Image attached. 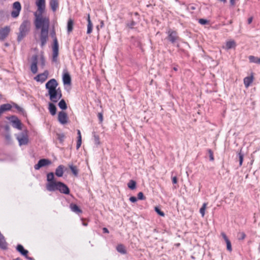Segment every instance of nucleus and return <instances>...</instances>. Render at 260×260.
I'll return each instance as SVG.
<instances>
[{"mask_svg":"<svg viewBox=\"0 0 260 260\" xmlns=\"http://www.w3.org/2000/svg\"><path fill=\"white\" fill-rule=\"evenodd\" d=\"M64 168L65 167L63 165H60L58 166L55 170V174L56 176L58 177H62L63 175Z\"/></svg>","mask_w":260,"mask_h":260,"instance_id":"nucleus-15","label":"nucleus"},{"mask_svg":"<svg viewBox=\"0 0 260 260\" xmlns=\"http://www.w3.org/2000/svg\"><path fill=\"white\" fill-rule=\"evenodd\" d=\"M58 120L61 124H66L68 123L69 118L66 112L61 111L58 112Z\"/></svg>","mask_w":260,"mask_h":260,"instance_id":"nucleus-8","label":"nucleus"},{"mask_svg":"<svg viewBox=\"0 0 260 260\" xmlns=\"http://www.w3.org/2000/svg\"><path fill=\"white\" fill-rule=\"evenodd\" d=\"M87 34H90L92 31V23L91 22V21L90 20V15L88 14L87 16Z\"/></svg>","mask_w":260,"mask_h":260,"instance_id":"nucleus-24","label":"nucleus"},{"mask_svg":"<svg viewBox=\"0 0 260 260\" xmlns=\"http://www.w3.org/2000/svg\"><path fill=\"white\" fill-rule=\"evenodd\" d=\"M70 208L73 212L77 214H79L82 213V210L76 204L71 203L70 205Z\"/></svg>","mask_w":260,"mask_h":260,"instance_id":"nucleus-20","label":"nucleus"},{"mask_svg":"<svg viewBox=\"0 0 260 260\" xmlns=\"http://www.w3.org/2000/svg\"><path fill=\"white\" fill-rule=\"evenodd\" d=\"M249 59L250 62L260 64V58L250 55L249 56Z\"/></svg>","mask_w":260,"mask_h":260,"instance_id":"nucleus-29","label":"nucleus"},{"mask_svg":"<svg viewBox=\"0 0 260 260\" xmlns=\"http://www.w3.org/2000/svg\"><path fill=\"white\" fill-rule=\"evenodd\" d=\"M221 235L225 242L227 241V240H229V239H228V238L227 237V236H226L225 233H222Z\"/></svg>","mask_w":260,"mask_h":260,"instance_id":"nucleus-48","label":"nucleus"},{"mask_svg":"<svg viewBox=\"0 0 260 260\" xmlns=\"http://www.w3.org/2000/svg\"><path fill=\"white\" fill-rule=\"evenodd\" d=\"M5 128H6V130H8V129H9V127L8 125L6 126Z\"/></svg>","mask_w":260,"mask_h":260,"instance_id":"nucleus-62","label":"nucleus"},{"mask_svg":"<svg viewBox=\"0 0 260 260\" xmlns=\"http://www.w3.org/2000/svg\"><path fill=\"white\" fill-rule=\"evenodd\" d=\"M10 30V27L7 26L1 28L0 29V40H4L8 37Z\"/></svg>","mask_w":260,"mask_h":260,"instance_id":"nucleus-11","label":"nucleus"},{"mask_svg":"<svg viewBox=\"0 0 260 260\" xmlns=\"http://www.w3.org/2000/svg\"><path fill=\"white\" fill-rule=\"evenodd\" d=\"M155 211L157 212V213L158 215H160L161 216H165V213H164V212L161 211L158 207H155Z\"/></svg>","mask_w":260,"mask_h":260,"instance_id":"nucleus-37","label":"nucleus"},{"mask_svg":"<svg viewBox=\"0 0 260 260\" xmlns=\"http://www.w3.org/2000/svg\"><path fill=\"white\" fill-rule=\"evenodd\" d=\"M58 190L60 192L66 194L70 193V189L64 183L57 181L52 187L51 189H49V191H54Z\"/></svg>","mask_w":260,"mask_h":260,"instance_id":"nucleus-4","label":"nucleus"},{"mask_svg":"<svg viewBox=\"0 0 260 260\" xmlns=\"http://www.w3.org/2000/svg\"><path fill=\"white\" fill-rule=\"evenodd\" d=\"M178 182V179L176 176H174L172 178V182L173 184H176Z\"/></svg>","mask_w":260,"mask_h":260,"instance_id":"nucleus-47","label":"nucleus"},{"mask_svg":"<svg viewBox=\"0 0 260 260\" xmlns=\"http://www.w3.org/2000/svg\"><path fill=\"white\" fill-rule=\"evenodd\" d=\"M51 164V161L48 159H41L38 161L37 164L35 165L34 168L35 170H38L41 168L49 165Z\"/></svg>","mask_w":260,"mask_h":260,"instance_id":"nucleus-10","label":"nucleus"},{"mask_svg":"<svg viewBox=\"0 0 260 260\" xmlns=\"http://www.w3.org/2000/svg\"><path fill=\"white\" fill-rule=\"evenodd\" d=\"M49 5L51 10L53 12H55L59 6V1L58 0H50Z\"/></svg>","mask_w":260,"mask_h":260,"instance_id":"nucleus-17","label":"nucleus"},{"mask_svg":"<svg viewBox=\"0 0 260 260\" xmlns=\"http://www.w3.org/2000/svg\"><path fill=\"white\" fill-rule=\"evenodd\" d=\"M17 129L22 130V132L17 136V140L20 146L26 145L29 142L28 131L23 125L20 120L17 119Z\"/></svg>","mask_w":260,"mask_h":260,"instance_id":"nucleus-3","label":"nucleus"},{"mask_svg":"<svg viewBox=\"0 0 260 260\" xmlns=\"http://www.w3.org/2000/svg\"><path fill=\"white\" fill-rule=\"evenodd\" d=\"M135 24V22H134V21H132L131 23V25H130V26H130L131 28H132V27H133V26Z\"/></svg>","mask_w":260,"mask_h":260,"instance_id":"nucleus-53","label":"nucleus"},{"mask_svg":"<svg viewBox=\"0 0 260 260\" xmlns=\"http://www.w3.org/2000/svg\"><path fill=\"white\" fill-rule=\"evenodd\" d=\"M7 244L5 240L3 235L0 232V247L2 249H5L7 248Z\"/></svg>","mask_w":260,"mask_h":260,"instance_id":"nucleus-23","label":"nucleus"},{"mask_svg":"<svg viewBox=\"0 0 260 260\" xmlns=\"http://www.w3.org/2000/svg\"><path fill=\"white\" fill-rule=\"evenodd\" d=\"M59 107L62 110H66L67 108V105L65 101L63 99L61 100L58 103Z\"/></svg>","mask_w":260,"mask_h":260,"instance_id":"nucleus-31","label":"nucleus"},{"mask_svg":"<svg viewBox=\"0 0 260 260\" xmlns=\"http://www.w3.org/2000/svg\"><path fill=\"white\" fill-rule=\"evenodd\" d=\"M116 250L122 254H125L126 252L125 247L122 244H119L116 247Z\"/></svg>","mask_w":260,"mask_h":260,"instance_id":"nucleus-28","label":"nucleus"},{"mask_svg":"<svg viewBox=\"0 0 260 260\" xmlns=\"http://www.w3.org/2000/svg\"><path fill=\"white\" fill-rule=\"evenodd\" d=\"M5 139L7 141V143L9 144L11 142V136L9 134H7L5 135Z\"/></svg>","mask_w":260,"mask_h":260,"instance_id":"nucleus-40","label":"nucleus"},{"mask_svg":"<svg viewBox=\"0 0 260 260\" xmlns=\"http://www.w3.org/2000/svg\"><path fill=\"white\" fill-rule=\"evenodd\" d=\"M63 82L64 84L70 85L71 83V78L70 74L68 73H64L63 75Z\"/></svg>","mask_w":260,"mask_h":260,"instance_id":"nucleus-18","label":"nucleus"},{"mask_svg":"<svg viewBox=\"0 0 260 260\" xmlns=\"http://www.w3.org/2000/svg\"><path fill=\"white\" fill-rule=\"evenodd\" d=\"M11 14H12V16L13 17L16 18V11H15V10L13 11Z\"/></svg>","mask_w":260,"mask_h":260,"instance_id":"nucleus-49","label":"nucleus"},{"mask_svg":"<svg viewBox=\"0 0 260 260\" xmlns=\"http://www.w3.org/2000/svg\"><path fill=\"white\" fill-rule=\"evenodd\" d=\"M74 21L72 18H69L67 23V31L68 34H70L73 30Z\"/></svg>","mask_w":260,"mask_h":260,"instance_id":"nucleus-21","label":"nucleus"},{"mask_svg":"<svg viewBox=\"0 0 260 260\" xmlns=\"http://www.w3.org/2000/svg\"><path fill=\"white\" fill-rule=\"evenodd\" d=\"M252 20H253V17H249L248 19V23L249 24H250L252 21Z\"/></svg>","mask_w":260,"mask_h":260,"instance_id":"nucleus-50","label":"nucleus"},{"mask_svg":"<svg viewBox=\"0 0 260 260\" xmlns=\"http://www.w3.org/2000/svg\"><path fill=\"white\" fill-rule=\"evenodd\" d=\"M49 110L52 115H55L56 113V108L53 103L49 104Z\"/></svg>","mask_w":260,"mask_h":260,"instance_id":"nucleus-25","label":"nucleus"},{"mask_svg":"<svg viewBox=\"0 0 260 260\" xmlns=\"http://www.w3.org/2000/svg\"><path fill=\"white\" fill-rule=\"evenodd\" d=\"M36 5L37 6L38 10L35 13H38L39 14H43L46 8L45 0H36Z\"/></svg>","mask_w":260,"mask_h":260,"instance_id":"nucleus-7","label":"nucleus"},{"mask_svg":"<svg viewBox=\"0 0 260 260\" xmlns=\"http://www.w3.org/2000/svg\"><path fill=\"white\" fill-rule=\"evenodd\" d=\"M69 167L71 170L74 176L77 177L78 175L79 169L76 166H74L73 164H69Z\"/></svg>","mask_w":260,"mask_h":260,"instance_id":"nucleus-22","label":"nucleus"},{"mask_svg":"<svg viewBox=\"0 0 260 260\" xmlns=\"http://www.w3.org/2000/svg\"><path fill=\"white\" fill-rule=\"evenodd\" d=\"M30 23L28 21H24L20 25L19 28V34L18 36V40H21L24 36H26L27 33L29 30Z\"/></svg>","mask_w":260,"mask_h":260,"instance_id":"nucleus-5","label":"nucleus"},{"mask_svg":"<svg viewBox=\"0 0 260 260\" xmlns=\"http://www.w3.org/2000/svg\"><path fill=\"white\" fill-rule=\"evenodd\" d=\"M229 23L230 24H232V20H230V22H229Z\"/></svg>","mask_w":260,"mask_h":260,"instance_id":"nucleus-63","label":"nucleus"},{"mask_svg":"<svg viewBox=\"0 0 260 260\" xmlns=\"http://www.w3.org/2000/svg\"><path fill=\"white\" fill-rule=\"evenodd\" d=\"M13 7L14 9H16V2L13 3Z\"/></svg>","mask_w":260,"mask_h":260,"instance_id":"nucleus-54","label":"nucleus"},{"mask_svg":"<svg viewBox=\"0 0 260 260\" xmlns=\"http://www.w3.org/2000/svg\"><path fill=\"white\" fill-rule=\"evenodd\" d=\"M138 199L141 200H143L145 199V197H144L143 193L142 192H139L138 193Z\"/></svg>","mask_w":260,"mask_h":260,"instance_id":"nucleus-38","label":"nucleus"},{"mask_svg":"<svg viewBox=\"0 0 260 260\" xmlns=\"http://www.w3.org/2000/svg\"><path fill=\"white\" fill-rule=\"evenodd\" d=\"M7 118L10 121L11 125L13 127L16 128V117L15 116H12L7 117Z\"/></svg>","mask_w":260,"mask_h":260,"instance_id":"nucleus-27","label":"nucleus"},{"mask_svg":"<svg viewBox=\"0 0 260 260\" xmlns=\"http://www.w3.org/2000/svg\"><path fill=\"white\" fill-rule=\"evenodd\" d=\"M129 201L132 203H135L137 201V199L135 197H131L129 198Z\"/></svg>","mask_w":260,"mask_h":260,"instance_id":"nucleus-45","label":"nucleus"},{"mask_svg":"<svg viewBox=\"0 0 260 260\" xmlns=\"http://www.w3.org/2000/svg\"><path fill=\"white\" fill-rule=\"evenodd\" d=\"M207 203H204L202 205V207L200 208V212L201 214L202 217H204L205 215V211L206 209Z\"/></svg>","mask_w":260,"mask_h":260,"instance_id":"nucleus-33","label":"nucleus"},{"mask_svg":"<svg viewBox=\"0 0 260 260\" xmlns=\"http://www.w3.org/2000/svg\"><path fill=\"white\" fill-rule=\"evenodd\" d=\"M82 140H77L76 147L78 149L81 145Z\"/></svg>","mask_w":260,"mask_h":260,"instance_id":"nucleus-44","label":"nucleus"},{"mask_svg":"<svg viewBox=\"0 0 260 260\" xmlns=\"http://www.w3.org/2000/svg\"><path fill=\"white\" fill-rule=\"evenodd\" d=\"M208 152L209 153L210 160H211V161L214 160V156H213V153L211 149H209L208 150Z\"/></svg>","mask_w":260,"mask_h":260,"instance_id":"nucleus-41","label":"nucleus"},{"mask_svg":"<svg viewBox=\"0 0 260 260\" xmlns=\"http://www.w3.org/2000/svg\"><path fill=\"white\" fill-rule=\"evenodd\" d=\"M49 73L48 71H45L44 73L38 75L34 78V79L37 82L41 83L44 82L48 78Z\"/></svg>","mask_w":260,"mask_h":260,"instance_id":"nucleus-12","label":"nucleus"},{"mask_svg":"<svg viewBox=\"0 0 260 260\" xmlns=\"http://www.w3.org/2000/svg\"><path fill=\"white\" fill-rule=\"evenodd\" d=\"M78 140H82V137H81V136H78Z\"/></svg>","mask_w":260,"mask_h":260,"instance_id":"nucleus-59","label":"nucleus"},{"mask_svg":"<svg viewBox=\"0 0 260 260\" xmlns=\"http://www.w3.org/2000/svg\"><path fill=\"white\" fill-rule=\"evenodd\" d=\"M226 244V248L227 250L229 251H232V245L231 243V242L230 240H227V241L225 242Z\"/></svg>","mask_w":260,"mask_h":260,"instance_id":"nucleus-36","label":"nucleus"},{"mask_svg":"<svg viewBox=\"0 0 260 260\" xmlns=\"http://www.w3.org/2000/svg\"><path fill=\"white\" fill-rule=\"evenodd\" d=\"M17 112H22V109H21L20 107H18V106H17Z\"/></svg>","mask_w":260,"mask_h":260,"instance_id":"nucleus-55","label":"nucleus"},{"mask_svg":"<svg viewBox=\"0 0 260 260\" xmlns=\"http://www.w3.org/2000/svg\"><path fill=\"white\" fill-rule=\"evenodd\" d=\"M21 10V5L17 2V16H18L19 12Z\"/></svg>","mask_w":260,"mask_h":260,"instance_id":"nucleus-46","label":"nucleus"},{"mask_svg":"<svg viewBox=\"0 0 260 260\" xmlns=\"http://www.w3.org/2000/svg\"><path fill=\"white\" fill-rule=\"evenodd\" d=\"M82 224H83L84 226H87V224H88V223H87V222H83Z\"/></svg>","mask_w":260,"mask_h":260,"instance_id":"nucleus-57","label":"nucleus"},{"mask_svg":"<svg viewBox=\"0 0 260 260\" xmlns=\"http://www.w3.org/2000/svg\"><path fill=\"white\" fill-rule=\"evenodd\" d=\"M199 22L201 24L205 25V24H207L208 22V21L207 20L204 19H200L199 20Z\"/></svg>","mask_w":260,"mask_h":260,"instance_id":"nucleus-39","label":"nucleus"},{"mask_svg":"<svg viewBox=\"0 0 260 260\" xmlns=\"http://www.w3.org/2000/svg\"><path fill=\"white\" fill-rule=\"evenodd\" d=\"M221 2H223L224 3H225L226 2V0H219Z\"/></svg>","mask_w":260,"mask_h":260,"instance_id":"nucleus-61","label":"nucleus"},{"mask_svg":"<svg viewBox=\"0 0 260 260\" xmlns=\"http://www.w3.org/2000/svg\"><path fill=\"white\" fill-rule=\"evenodd\" d=\"M230 4L232 6H234L235 5V0H230Z\"/></svg>","mask_w":260,"mask_h":260,"instance_id":"nucleus-52","label":"nucleus"},{"mask_svg":"<svg viewBox=\"0 0 260 260\" xmlns=\"http://www.w3.org/2000/svg\"><path fill=\"white\" fill-rule=\"evenodd\" d=\"M35 20L34 24L36 29H40V39L41 45L43 47L46 43L48 38V31L50 25V19L48 17L43 16V14L35 13Z\"/></svg>","mask_w":260,"mask_h":260,"instance_id":"nucleus-1","label":"nucleus"},{"mask_svg":"<svg viewBox=\"0 0 260 260\" xmlns=\"http://www.w3.org/2000/svg\"><path fill=\"white\" fill-rule=\"evenodd\" d=\"M173 70L175 71H178V69L177 67H174L173 68Z\"/></svg>","mask_w":260,"mask_h":260,"instance_id":"nucleus-58","label":"nucleus"},{"mask_svg":"<svg viewBox=\"0 0 260 260\" xmlns=\"http://www.w3.org/2000/svg\"><path fill=\"white\" fill-rule=\"evenodd\" d=\"M98 117L100 122H102V121H103V116L102 113H99L98 114Z\"/></svg>","mask_w":260,"mask_h":260,"instance_id":"nucleus-43","label":"nucleus"},{"mask_svg":"<svg viewBox=\"0 0 260 260\" xmlns=\"http://www.w3.org/2000/svg\"><path fill=\"white\" fill-rule=\"evenodd\" d=\"M236 46V42L234 40H232L226 42L225 47L226 49H230L233 48H235Z\"/></svg>","mask_w":260,"mask_h":260,"instance_id":"nucleus-26","label":"nucleus"},{"mask_svg":"<svg viewBox=\"0 0 260 260\" xmlns=\"http://www.w3.org/2000/svg\"><path fill=\"white\" fill-rule=\"evenodd\" d=\"M168 39L172 43H174L179 38L177 32L175 31L169 30L168 31Z\"/></svg>","mask_w":260,"mask_h":260,"instance_id":"nucleus-14","label":"nucleus"},{"mask_svg":"<svg viewBox=\"0 0 260 260\" xmlns=\"http://www.w3.org/2000/svg\"><path fill=\"white\" fill-rule=\"evenodd\" d=\"M47 181L46 187L47 190L51 189L53 185L57 182L54 180V175L53 172L49 173L47 175Z\"/></svg>","mask_w":260,"mask_h":260,"instance_id":"nucleus-6","label":"nucleus"},{"mask_svg":"<svg viewBox=\"0 0 260 260\" xmlns=\"http://www.w3.org/2000/svg\"><path fill=\"white\" fill-rule=\"evenodd\" d=\"M58 85L55 79H50L45 85L50 100L53 103H57L62 97L61 90L60 88H57Z\"/></svg>","mask_w":260,"mask_h":260,"instance_id":"nucleus-2","label":"nucleus"},{"mask_svg":"<svg viewBox=\"0 0 260 260\" xmlns=\"http://www.w3.org/2000/svg\"><path fill=\"white\" fill-rule=\"evenodd\" d=\"M2 98V95L0 94V99Z\"/></svg>","mask_w":260,"mask_h":260,"instance_id":"nucleus-64","label":"nucleus"},{"mask_svg":"<svg viewBox=\"0 0 260 260\" xmlns=\"http://www.w3.org/2000/svg\"><path fill=\"white\" fill-rule=\"evenodd\" d=\"M238 154H239V165H240V166H241L242 165V163H243V161L244 155L241 153V151Z\"/></svg>","mask_w":260,"mask_h":260,"instance_id":"nucleus-35","label":"nucleus"},{"mask_svg":"<svg viewBox=\"0 0 260 260\" xmlns=\"http://www.w3.org/2000/svg\"><path fill=\"white\" fill-rule=\"evenodd\" d=\"M17 251H18L21 255L24 256L26 258L32 260V258L28 256V251L25 249L22 245H17Z\"/></svg>","mask_w":260,"mask_h":260,"instance_id":"nucleus-13","label":"nucleus"},{"mask_svg":"<svg viewBox=\"0 0 260 260\" xmlns=\"http://www.w3.org/2000/svg\"><path fill=\"white\" fill-rule=\"evenodd\" d=\"M254 79V76L253 75V74H251V75L250 76L246 77L244 79V84L245 86L247 88L252 83Z\"/></svg>","mask_w":260,"mask_h":260,"instance_id":"nucleus-16","label":"nucleus"},{"mask_svg":"<svg viewBox=\"0 0 260 260\" xmlns=\"http://www.w3.org/2000/svg\"><path fill=\"white\" fill-rule=\"evenodd\" d=\"M246 237V234L244 232H239L238 233V238L239 240H243Z\"/></svg>","mask_w":260,"mask_h":260,"instance_id":"nucleus-34","label":"nucleus"},{"mask_svg":"<svg viewBox=\"0 0 260 260\" xmlns=\"http://www.w3.org/2000/svg\"><path fill=\"white\" fill-rule=\"evenodd\" d=\"M52 51H53V61H56L57 59V57L58 55V44L57 39L56 37L54 38L53 40V45L52 47Z\"/></svg>","mask_w":260,"mask_h":260,"instance_id":"nucleus-9","label":"nucleus"},{"mask_svg":"<svg viewBox=\"0 0 260 260\" xmlns=\"http://www.w3.org/2000/svg\"><path fill=\"white\" fill-rule=\"evenodd\" d=\"M103 232L105 233H109V230L106 228H104L103 229Z\"/></svg>","mask_w":260,"mask_h":260,"instance_id":"nucleus-51","label":"nucleus"},{"mask_svg":"<svg viewBox=\"0 0 260 260\" xmlns=\"http://www.w3.org/2000/svg\"><path fill=\"white\" fill-rule=\"evenodd\" d=\"M94 140H95V143L98 145L100 144V142L99 136L95 135L94 136Z\"/></svg>","mask_w":260,"mask_h":260,"instance_id":"nucleus-42","label":"nucleus"},{"mask_svg":"<svg viewBox=\"0 0 260 260\" xmlns=\"http://www.w3.org/2000/svg\"><path fill=\"white\" fill-rule=\"evenodd\" d=\"M127 186L132 190L135 189L136 187V181L133 180H131L127 183Z\"/></svg>","mask_w":260,"mask_h":260,"instance_id":"nucleus-30","label":"nucleus"},{"mask_svg":"<svg viewBox=\"0 0 260 260\" xmlns=\"http://www.w3.org/2000/svg\"><path fill=\"white\" fill-rule=\"evenodd\" d=\"M3 12L2 11H0V18L3 16Z\"/></svg>","mask_w":260,"mask_h":260,"instance_id":"nucleus-60","label":"nucleus"},{"mask_svg":"<svg viewBox=\"0 0 260 260\" xmlns=\"http://www.w3.org/2000/svg\"><path fill=\"white\" fill-rule=\"evenodd\" d=\"M77 134H78V136H81L80 131V130H79V129L77 131Z\"/></svg>","mask_w":260,"mask_h":260,"instance_id":"nucleus-56","label":"nucleus"},{"mask_svg":"<svg viewBox=\"0 0 260 260\" xmlns=\"http://www.w3.org/2000/svg\"><path fill=\"white\" fill-rule=\"evenodd\" d=\"M57 139L58 140L59 142L61 144L63 143L64 139L65 138V135L63 133H57L56 134Z\"/></svg>","mask_w":260,"mask_h":260,"instance_id":"nucleus-32","label":"nucleus"},{"mask_svg":"<svg viewBox=\"0 0 260 260\" xmlns=\"http://www.w3.org/2000/svg\"><path fill=\"white\" fill-rule=\"evenodd\" d=\"M34 60L32 63H31L30 69L31 71L34 73L36 74L38 71V67H37V56H35L34 57Z\"/></svg>","mask_w":260,"mask_h":260,"instance_id":"nucleus-19","label":"nucleus"}]
</instances>
